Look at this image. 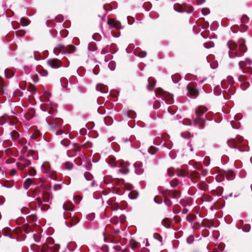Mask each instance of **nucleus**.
I'll list each match as a JSON object with an SVG mask.
<instances>
[{
  "label": "nucleus",
  "instance_id": "nucleus-61",
  "mask_svg": "<svg viewBox=\"0 0 252 252\" xmlns=\"http://www.w3.org/2000/svg\"><path fill=\"white\" fill-rule=\"evenodd\" d=\"M202 13L204 15H207L210 13V10L208 8H204L202 9Z\"/></svg>",
  "mask_w": 252,
  "mask_h": 252
},
{
  "label": "nucleus",
  "instance_id": "nucleus-27",
  "mask_svg": "<svg viewBox=\"0 0 252 252\" xmlns=\"http://www.w3.org/2000/svg\"><path fill=\"white\" fill-rule=\"evenodd\" d=\"M96 44L95 42H91L89 43L88 46L89 51L94 52L96 50Z\"/></svg>",
  "mask_w": 252,
  "mask_h": 252
},
{
  "label": "nucleus",
  "instance_id": "nucleus-12",
  "mask_svg": "<svg viewBox=\"0 0 252 252\" xmlns=\"http://www.w3.org/2000/svg\"><path fill=\"white\" fill-rule=\"evenodd\" d=\"M47 63L52 68H58L62 66L61 61L58 59H52L47 61Z\"/></svg>",
  "mask_w": 252,
  "mask_h": 252
},
{
  "label": "nucleus",
  "instance_id": "nucleus-57",
  "mask_svg": "<svg viewBox=\"0 0 252 252\" xmlns=\"http://www.w3.org/2000/svg\"><path fill=\"white\" fill-rule=\"evenodd\" d=\"M21 213L24 214H30L29 208L26 207H23L21 210Z\"/></svg>",
  "mask_w": 252,
  "mask_h": 252
},
{
  "label": "nucleus",
  "instance_id": "nucleus-41",
  "mask_svg": "<svg viewBox=\"0 0 252 252\" xmlns=\"http://www.w3.org/2000/svg\"><path fill=\"white\" fill-rule=\"evenodd\" d=\"M104 121L106 125L110 126L112 124L113 120L111 117H107L104 118Z\"/></svg>",
  "mask_w": 252,
  "mask_h": 252
},
{
  "label": "nucleus",
  "instance_id": "nucleus-10",
  "mask_svg": "<svg viewBox=\"0 0 252 252\" xmlns=\"http://www.w3.org/2000/svg\"><path fill=\"white\" fill-rule=\"evenodd\" d=\"M164 198L170 197L173 199H178L181 196V193L176 190H166L163 193Z\"/></svg>",
  "mask_w": 252,
  "mask_h": 252
},
{
  "label": "nucleus",
  "instance_id": "nucleus-59",
  "mask_svg": "<svg viewBox=\"0 0 252 252\" xmlns=\"http://www.w3.org/2000/svg\"><path fill=\"white\" fill-rule=\"evenodd\" d=\"M92 37L94 40L97 41H99L101 38L100 35L97 33L94 34Z\"/></svg>",
  "mask_w": 252,
  "mask_h": 252
},
{
  "label": "nucleus",
  "instance_id": "nucleus-11",
  "mask_svg": "<svg viewBox=\"0 0 252 252\" xmlns=\"http://www.w3.org/2000/svg\"><path fill=\"white\" fill-rule=\"evenodd\" d=\"M7 119L11 120V125L14 126L16 125V123L15 122V120L16 121L17 120V118L16 117H10L9 116L5 114L0 117V126L3 125L6 122Z\"/></svg>",
  "mask_w": 252,
  "mask_h": 252
},
{
  "label": "nucleus",
  "instance_id": "nucleus-42",
  "mask_svg": "<svg viewBox=\"0 0 252 252\" xmlns=\"http://www.w3.org/2000/svg\"><path fill=\"white\" fill-rule=\"evenodd\" d=\"M158 150V148H157L156 147L153 146H152L150 147L149 149L148 150V152L151 154V155H154L156 152Z\"/></svg>",
  "mask_w": 252,
  "mask_h": 252
},
{
  "label": "nucleus",
  "instance_id": "nucleus-38",
  "mask_svg": "<svg viewBox=\"0 0 252 252\" xmlns=\"http://www.w3.org/2000/svg\"><path fill=\"white\" fill-rule=\"evenodd\" d=\"M52 119L53 121L56 122L57 126H60L63 124V121L61 119L58 118H52Z\"/></svg>",
  "mask_w": 252,
  "mask_h": 252
},
{
  "label": "nucleus",
  "instance_id": "nucleus-18",
  "mask_svg": "<svg viewBox=\"0 0 252 252\" xmlns=\"http://www.w3.org/2000/svg\"><path fill=\"white\" fill-rule=\"evenodd\" d=\"M96 90L102 93H107L108 91V87L102 84H98L96 86Z\"/></svg>",
  "mask_w": 252,
  "mask_h": 252
},
{
  "label": "nucleus",
  "instance_id": "nucleus-54",
  "mask_svg": "<svg viewBox=\"0 0 252 252\" xmlns=\"http://www.w3.org/2000/svg\"><path fill=\"white\" fill-rule=\"evenodd\" d=\"M134 48L133 44H129L126 49V51L127 53H131Z\"/></svg>",
  "mask_w": 252,
  "mask_h": 252
},
{
  "label": "nucleus",
  "instance_id": "nucleus-37",
  "mask_svg": "<svg viewBox=\"0 0 252 252\" xmlns=\"http://www.w3.org/2000/svg\"><path fill=\"white\" fill-rule=\"evenodd\" d=\"M176 169H175L173 168H170L167 170V173L169 176H173L174 175H176Z\"/></svg>",
  "mask_w": 252,
  "mask_h": 252
},
{
  "label": "nucleus",
  "instance_id": "nucleus-30",
  "mask_svg": "<svg viewBox=\"0 0 252 252\" xmlns=\"http://www.w3.org/2000/svg\"><path fill=\"white\" fill-rule=\"evenodd\" d=\"M79 222V220L77 218L75 217L74 216L68 222L71 226L76 225Z\"/></svg>",
  "mask_w": 252,
  "mask_h": 252
},
{
  "label": "nucleus",
  "instance_id": "nucleus-9",
  "mask_svg": "<svg viewBox=\"0 0 252 252\" xmlns=\"http://www.w3.org/2000/svg\"><path fill=\"white\" fill-rule=\"evenodd\" d=\"M104 182L106 184L109 185V188H114L119 185L120 182L122 183L123 180L113 179L110 176H105L103 178Z\"/></svg>",
  "mask_w": 252,
  "mask_h": 252
},
{
  "label": "nucleus",
  "instance_id": "nucleus-50",
  "mask_svg": "<svg viewBox=\"0 0 252 252\" xmlns=\"http://www.w3.org/2000/svg\"><path fill=\"white\" fill-rule=\"evenodd\" d=\"M73 166V164L69 162H66L65 163V167L67 170H71Z\"/></svg>",
  "mask_w": 252,
  "mask_h": 252
},
{
  "label": "nucleus",
  "instance_id": "nucleus-2",
  "mask_svg": "<svg viewBox=\"0 0 252 252\" xmlns=\"http://www.w3.org/2000/svg\"><path fill=\"white\" fill-rule=\"evenodd\" d=\"M208 109L204 106L200 105L195 110L197 118L193 119V125L200 128H204L206 120L211 121L212 119L202 118L201 117L207 111Z\"/></svg>",
  "mask_w": 252,
  "mask_h": 252
},
{
  "label": "nucleus",
  "instance_id": "nucleus-15",
  "mask_svg": "<svg viewBox=\"0 0 252 252\" xmlns=\"http://www.w3.org/2000/svg\"><path fill=\"white\" fill-rule=\"evenodd\" d=\"M168 138V135H163L160 134H158V136L155 138L154 143L157 145H159L162 143L163 140L166 141Z\"/></svg>",
  "mask_w": 252,
  "mask_h": 252
},
{
  "label": "nucleus",
  "instance_id": "nucleus-34",
  "mask_svg": "<svg viewBox=\"0 0 252 252\" xmlns=\"http://www.w3.org/2000/svg\"><path fill=\"white\" fill-rule=\"evenodd\" d=\"M34 111L33 110H31L30 112L27 114L24 115L25 118L27 120H31L33 117Z\"/></svg>",
  "mask_w": 252,
  "mask_h": 252
},
{
  "label": "nucleus",
  "instance_id": "nucleus-19",
  "mask_svg": "<svg viewBox=\"0 0 252 252\" xmlns=\"http://www.w3.org/2000/svg\"><path fill=\"white\" fill-rule=\"evenodd\" d=\"M148 82L147 88L149 90L151 91L154 88L156 85V80L153 77H150L148 79Z\"/></svg>",
  "mask_w": 252,
  "mask_h": 252
},
{
  "label": "nucleus",
  "instance_id": "nucleus-31",
  "mask_svg": "<svg viewBox=\"0 0 252 252\" xmlns=\"http://www.w3.org/2000/svg\"><path fill=\"white\" fill-rule=\"evenodd\" d=\"M129 244L131 248L133 250L136 249L139 246L138 243L133 239H131L130 240Z\"/></svg>",
  "mask_w": 252,
  "mask_h": 252
},
{
  "label": "nucleus",
  "instance_id": "nucleus-45",
  "mask_svg": "<svg viewBox=\"0 0 252 252\" xmlns=\"http://www.w3.org/2000/svg\"><path fill=\"white\" fill-rule=\"evenodd\" d=\"M138 193L137 192H136V191H135V192H131L129 194V197L130 199H136L138 197Z\"/></svg>",
  "mask_w": 252,
  "mask_h": 252
},
{
  "label": "nucleus",
  "instance_id": "nucleus-56",
  "mask_svg": "<svg viewBox=\"0 0 252 252\" xmlns=\"http://www.w3.org/2000/svg\"><path fill=\"white\" fill-rule=\"evenodd\" d=\"M127 23L129 25H132L134 22V18L131 16L127 17Z\"/></svg>",
  "mask_w": 252,
  "mask_h": 252
},
{
  "label": "nucleus",
  "instance_id": "nucleus-17",
  "mask_svg": "<svg viewBox=\"0 0 252 252\" xmlns=\"http://www.w3.org/2000/svg\"><path fill=\"white\" fill-rule=\"evenodd\" d=\"M133 166L135 167V172L136 174L141 175L143 173L144 169L142 168V163L141 162H136Z\"/></svg>",
  "mask_w": 252,
  "mask_h": 252
},
{
  "label": "nucleus",
  "instance_id": "nucleus-49",
  "mask_svg": "<svg viewBox=\"0 0 252 252\" xmlns=\"http://www.w3.org/2000/svg\"><path fill=\"white\" fill-rule=\"evenodd\" d=\"M61 143L62 145L66 147L70 144V141L66 138H64L63 140L61 141Z\"/></svg>",
  "mask_w": 252,
  "mask_h": 252
},
{
  "label": "nucleus",
  "instance_id": "nucleus-35",
  "mask_svg": "<svg viewBox=\"0 0 252 252\" xmlns=\"http://www.w3.org/2000/svg\"><path fill=\"white\" fill-rule=\"evenodd\" d=\"M32 184V181L31 179H27L24 183V187L26 189H28L30 185Z\"/></svg>",
  "mask_w": 252,
  "mask_h": 252
},
{
  "label": "nucleus",
  "instance_id": "nucleus-23",
  "mask_svg": "<svg viewBox=\"0 0 252 252\" xmlns=\"http://www.w3.org/2000/svg\"><path fill=\"white\" fill-rule=\"evenodd\" d=\"M10 134L11 139L14 141H16L18 140L20 137V134L18 130L16 129L12 130L10 133Z\"/></svg>",
  "mask_w": 252,
  "mask_h": 252
},
{
  "label": "nucleus",
  "instance_id": "nucleus-6",
  "mask_svg": "<svg viewBox=\"0 0 252 252\" xmlns=\"http://www.w3.org/2000/svg\"><path fill=\"white\" fill-rule=\"evenodd\" d=\"M75 49V47L72 45H68L65 46L63 45L59 44L54 49L53 52L56 55H58L60 53L62 54H70L73 53Z\"/></svg>",
  "mask_w": 252,
  "mask_h": 252
},
{
  "label": "nucleus",
  "instance_id": "nucleus-20",
  "mask_svg": "<svg viewBox=\"0 0 252 252\" xmlns=\"http://www.w3.org/2000/svg\"><path fill=\"white\" fill-rule=\"evenodd\" d=\"M176 175L180 177H188L189 175V173L187 172L185 169H180L179 168L177 169L176 170Z\"/></svg>",
  "mask_w": 252,
  "mask_h": 252
},
{
  "label": "nucleus",
  "instance_id": "nucleus-5",
  "mask_svg": "<svg viewBox=\"0 0 252 252\" xmlns=\"http://www.w3.org/2000/svg\"><path fill=\"white\" fill-rule=\"evenodd\" d=\"M41 171L42 173L45 174L51 179L56 181L57 178L56 176V172L51 169V165L48 161H44L43 162L41 166Z\"/></svg>",
  "mask_w": 252,
  "mask_h": 252
},
{
  "label": "nucleus",
  "instance_id": "nucleus-58",
  "mask_svg": "<svg viewBox=\"0 0 252 252\" xmlns=\"http://www.w3.org/2000/svg\"><path fill=\"white\" fill-rule=\"evenodd\" d=\"M214 46V44L212 42L209 43H205L204 44V46L205 48H210Z\"/></svg>",
  "mask_w": 252,
  "mask_h": 252
},
{
  "label": "nucleus",
  "instance_id": "nucleus-28",
  "mask_svg": "<svg viewBox=\"0 0 252 252\" xmlns=\"http://www.w3.org/2000/svg\"><path fill=\"white\" fill-rule=\"evenodd\" d=\"M133 54L137 56H138L140 58H144L146 57L147 54L145 51H139L137 50H134L133 51Z\"/></svg>",
  "mask_w": 252,
  "mask_h": 252
},
{
  "label": "nucleus",
  "instance_id": "nucleus-60",
  "mask_svg": "<svg viewBox=\"0 0 252 252\" xmlns=\"http://www.w3.org/2000/svg\"><path fill=\"white\" fill-rule=\"evenodd\" d=\"M193 241H194V237L192 235L188 237L187 239V242L189 244H192L193 242Z\"/></svg>",
  "mask_w": 252,
  "mask_h": 252
},
{
  "label": "nucleus",
  "instance_id": "nucleus-22",
  "mask_svg": "<svg viewBox=\"0 0 252 252\" xmlns=\"http://www.w3.org/2000/svg\"><path fill=\"white\" fill-rule=\"evenodd\" d=\"M43 200L45 202H49L51 197L50 194L48 191H44L41 193Z\"/></svg>",
  "mask_w": 252,
  "mask_h": 252
},
{
  "label": "nucleus",
  "instance_id": "nucleus-13",
  "mask_svg": "<svg viewBox=\"0 0 252 252\" xmlns=\"http://www.w3.org/2000/svg\"><path fill=\"white\" fill-rule=\"evenodd\" d=\"M107 202L113 211H116L120 208L119 204L118 202L116 201L115 198L111 197L109 198Z\"/></svg>",
  "mask_w": 252,
  "mask_h": 252
},
{
  "label": "nucleus",
  "instance_id": "nucleus-14",
  "mask_svg": "<svg viewBox=\"0 0 252 252\" xmlns=\"http://www.w3.org/2000/svg\"><path fill=\"white\" fill-rule=\"evenodd\" d=\"M31 163V162L28 159L25 158H22L20 162L17 163V165L19 169L23 170L25 168L29 166Z\"/></svg>",
  "mask_w": 252,
  "mask_h": 252
},
{
  "label": "nucleus",
  "instance_id": "nucleus-29",
  "mask_svg": "<svg viewBox=\"0 0 252 252\" xmlns=\"http://www.w3.org/2000/svg\"><path fill=\"white\" fill-rule=\"evenodd\" d=\"M125 116L130 119H135L136 113L133 111H126L125 112Z\"/></svg>",
  "mask_w": 252,
  "mask_h": 252
},
{
  "label": "nucleus",
  "instance_id": "nucleus-51",
  "mask_svg": "<svg viewBox=\"0 0 252 252\" xmlns=\"http://www.w3.org/2000/svg\"><path fill=\"white\" fill-rule=\"evenodd\" d=\"M110 221L114 224H117L119 222V219L118 217L114 216L110 220Z\"/></svg>",
  "mask_w": 252,
  "mask_h": 252
},
{
  "label": "nucleus",
  "instance_id": "nucleus-39",
  "mask_svg": "<svg viewBox=\"0 0 252 252\" xmlns=\"http://www.w3.org/2000/svg\"><path fill=\"white\" fill-rule=\"evenodd\" d=\"M174 9L178 12H184V9H182L180 4H175L174 6Z\"/></svg>",
  "mask_w": 252,
  "mask_h": 252
},
{
  "label": "nucleus",
  "instance_id": "nucleus-33",
  "mask_svg": "<svg viewBox=\"0 0 252 252\" xmlns=\"http://www.w3.org/2000/svg\"><path fill=\"white\" fill-rule=\"evenodd\" d=\"M171 78L174 83H177L181 80V77L179 74H175L172 75Z\"/></svg>",
  "mask_w": 252,
  "mask_h": 252
},
{
  "label": "nucleus",
  "instance_id": "nucleus-52",
  "mask_svg": "<svg viewBox=\"0 0 252 252\" xmlns=\"http://www.w3.org/2000/svg\"><path fill=\"white\" fill-rule=\"evenodd\" d=\"M20 22L22 26L23 27L27 26L29 24V21L24 18H22L20 20Z\"/></svg>",
  "mask_w": 252,
  "mask_h": 252
},
{
  "label": "nucleus",
  "instance_id": "nucleus-26",
  "mask_svg": "<svg viewBox=\"0 0 252 252\" xmlns=\"http://www.w3.org/2000/svg\"><path fill=\"white\" fill-rule=\"evenodd\" d=\"M4 75L7 79H10L14 75V72L10 69L6 68L4 70Z\"/></svg>",
  "mask_w": 252,
  "mask_h": 252
},
{
  "label": "nucleus",
  "instance_id": "nucleus-40",
  "mask_svg": "<svg viewBox=\"0 0 252 252\" xmlns=\"http://www.w3.org/2000/svg\"><path fill=\"white\" fill-rule=\"evenodd\" d=\"M214 94L216 95H219L221 94V91L219 85L216 86L214 89Z\"/></svg>",
  "mask_w": 252,
  "mask_h": 252
},
{
  "label": "nucleus",
  "instance_id": "nucleus-48",
  "mask_svg": "<svg viewBox=\"0 0 252 252\" xmlns=\"http://www.w3.org/2000/svg\"><path fill=\"white\" fill-rule=\"evenodd\" d=\"M40 135V132L39 131H35L31 136V138L33 139H35Z\"/></svg>",
  "mask_w": 252,
  "mask_h": 252
},
{
  "label": "nucleus",
  "instance_id": "nucleus-62",
  "mask_svg": "<svg viewBox=\"0 0 252 252\" xmlns=\"http://www.w3.org/2000/svg\"><path fill=\"white\" fill-rule=\"evenodd\" d=\"M108 66L111 70L115 69V63L114 62H111L108 64Z\"/></svg>",
  "mask_w": 252,
  "mask_h": 252
},
{
  "label": "nucleus",
  "instance_id": "nucleus-55",
  "mask_svg": "<svg viewBox=\"0 0 252 252\" xmlns=\"http://www.w3.org/2000/svg\"><path fill=\"white\" fill-rule=\"evenodd\" d=\"M204 164L205 166H208L210 163V159L208 157H206L203 161Z\"/></svg>",
  "mask_w": 252,
  "mask_h": 252
},
{
  "label": "nucleus",
  "instance_id": "nucleus-63",
  "mask_svg": "<svg viewBox=\"0 0 252 252\" xmlns=\"http://www.w3.org/2000/svg\"><path fill=\"white\" fill-rule=\"evenodd\" d=\"M36 171L34 168H32L30 169V170H29V175L30 176H34L36 175Z\"/></svg>",
  "mask_w": 252,
  "mask_h": 252
},
{
  "label": "nucleus",
  "instance_id": "nucleus-25",
  "mask_svg": "<svg viewBox=\"0 0 252 252\" xmlns=\"http://www.w3.org/2000/svg\"><path fill=\"white\" fill-rule=\"evenodd\" d=\"M252 63V61L249 58H246L245 61H240L239 63V65L241 69H243L244 66L251 65Z\"/></svg>",
  "mask_w": 252,
  "mask_h": 252
},
{
  "label": "nucleus",
  "instance_id": "nucleus-16",
  "mask_svg": "<svg viewBox=\"0 0 252 252\" xmlns=\"http://www.w3.org/2000/svg\"><path fill=\"white\" fill-rule=\"evenodd\" d=\"M199 175L196 171H190L189 173L188 178L190 179L191 181L195 183L199 179Z\"/></svg>",
  "mask_w": 252,
  "mask_h": 252
},
{
  "label": "nucleus",
  "instance_id": "nucleus-4",
  "mask_svg": "<svg viewBox=\"0 0 252 252\" xmlns=\"http://www.w3.org/2000/svg\"><path fill=\"white\" fill-rule=\"evenodd\" d=\"M243 137L241 136H237L235 139H230L227 140L228 146L233 149H237L240 152H246L249 150V148L246 146L243 149L239 145L243 141Z\"/></svg>",
  "mask_w": 252,
  "mask_h": 252
},
{
  "label": "nucleus",
  "instance_id": "nucleus-1",
  "mask_svg": "<svg viewBox=\"0 0 252 252\" xmlns=\"http://www.w3.org/2000/svg\"><path fill=\"white\" fill-rule=\"evenodd\" d=\"M227 45L229 49V56L230 58L241 57L247 51L245 40L243 38L239 39L238 43L230 40L228 42Z\"/></svg>",
  "mask_w": 252,
  "mask_h": 252
},
{
  "label": "nucleus",
  "instance_id": "nucleus-3",
  "mask_svg": "<svg viewBox=\"0 0 252 252\" xmlns=\"http://www.w3.org/2000/svg\"><path fill=\"white\" fill-rule=\"evenodd\" d=\"M106 161L108 164L112 167H116L119 165L121 167V168L119 170L120 172L124 174H126L129 172V169L127 168V166L129 165V162L127 161L125 162L122 160L116 161V158L113 156L109 157L106 159Z\"/></svg>",
  "mask_w": 252,
  "mask_h": 252
},
{
  "label": "nucleus",
  "instance_id": "nucleus-32",
  "mask_svg": "<svg viewBox=\"0 0 252 252\" xmlns=\"http://www.w3.org/2000/svg\"><path fill=\"white\" fill-rule=\"evenodd\" d=\"M63 207L64 211H72L73 209V206L71 203L64 204Z\"/></svg>",
  "mask_w": 252,
  "mask_h": 252
},
{
  "label": "nucleus",
  "instance_id": "nucleus-36",
  "mask_svg": "<svg viewBox=\"0 0 252 252\" xmlns=\"http://www.w3.org/2000/svg\"><path fill=\"white\" fill-rule=\"evenodd\" d=\"M107 23H108V24L110 26L111 28L119 29V26L121 25L120 22L112 23L109 20L108 21Z\"/></svg>",
  "mask_w": 252,
  "mask_h": 252
},
{
  "label": "nucleus",
  "instance_id": "nucleus-7",
  "mask_svg": "<svg viewBox=\"0 0 252 252\" xmlns=\"http://www.w3.org/2000/svg\"><path fill=\"white\" fill-rule=\"evenodd\" d=\"M155 94L157 96H161L162 99L167 104L173 103V95L163 90L161 88H158L155 91Z\"/></svg>",
  "mask_w": 252,
  "mask_h": 252
},
{
  "label": "nucleus",
  "instance_id": "nucleus-24",
  "mask_svg": "<svg viewBox=\"0 0 252 252\" xmlns=\"http://www.w3.org/2000/svg\"><path fill=\"white\" fill-rule=\"evenodd\" d=\"M172 220L168 218H164L161 221L162 225L167 229L171 228V223Z\"/></svg>",
  "mask_w": 252,
  "mask_h": 252
},
{
  "label": "nucleus",
  "instance_id": "nucleus-64",
  "mask_svg": "<svg viewBox=\"0 0 252 252\" xmlns=\"http://www.w3.org/2000/svg\"><path fill=\"white\" fill-rule=\"evenodd\" d=\"M194 218V216L188 215L186 217V220L189 222H191L193 221Z\"/></svg>",
  "mask_w": 252,
  "mask_h": 252
},
{
  "label": "nucleus",
  "instance_id": "nucleus-53",
  "mask_svg": "<svg viewBox=\"0 0 252 252\" xmlns=\"http://www.w3.org/2000/svg\"><path fill=\"white\" fill-rule=\"evenodd\" d=\"M13 14V12L10 10H7L5 12V15L7 18L12 17Z\"/></svg>",
  "mask_w": 252,
  "mask_h": 252
},
{
  "label": "nucleus",
  "instance_id": "nucleus-44",
  "mask_svg": "<svg viewBox=\"0 0 252 252\" xmlns=\"http://www.w3.org/2000/svg\"><path fill=\"white\" fill-rule=\"evenodd\" d=\"M84 177L87 181H91L93 179V175L89 172H85L84 174Z\"/></svg>",
  "mask_w": 252,
  "mask_h": 252
},
{
  "label": "nucleus",
  "instance_id": "nucleus-47",
  "mask_svg": "<svg viewBox=\"0 0 252 252\" xmlns=\"http://www.w3.org/2000/svg\"><path fill=\"white\" fill-rule=\"evenodd\" d=\"M162 147H166L167 149L170 150L172 148V144L171 142L168 143L164 142L162 145Z\"/></svg>",
  "mask_w": 252,
  "mask_h": 252
},
{
  "label": "nucleus",
  "instance_id": "nucleus-43",
  "mask_svg": "<svg viewBox=\"0 0 252 252\" xmlns=\"http://www.w3.org/2000/svg\"><path fill=\"white\" fill-rule=\"evenodd\" d=\"M41 108L43 111H48V113L50 115H54V113H56V112L54 110H52L50 108L49 109L47 107L44 108V106H41Z\"/></svg>",
  "mask_w": 252,
  "mask_h": 252
},
{
  "label": "nucleus",
  "instance_id": "nucleus-21",
  "mask_svg": "<svg viewBox=\"0 0 252 252\" xmlns=\"http://www.w3.org/2000/svg\"><path fill=\"white\" fill-rule=\"evenodd\" d=\"M46 121L48 125L50 126L51 128L53 130H55L58 127L56 122L52 120V118H48L46 119Z\"/></svg>",
  "mask_w": 252,
  "mask_h": 252
},
{
  "label": "nucleus",
  "instance_id": "nucleus-8",
  "mask_svg": "<svg viewBox=\"0 0 252 252\" xmlns=\"http://www.w3.org/2000/svg\"><path fill=\"white\" fill-rule=\"evenodd\" d=\"M197 85L195 83L190 82L187 86L188 96L195 98L199 94V91L197 89Z\"/></svg>",
  "mask_w": 252,
  "mask_h": 252
},
{
  "label": "nucleus",
  "instance_id": "nucleus-46",
  "mask_svg": "<svg viewBox=\"0 0 252 252\" xmlns=\"http://www.w3.org/2000/svg\"><path fill=\"white\" fill-rule=\"evenodd\" d=\"M61 83L63 87L66 88L67 86V80L65 78L61 79Z\"/></svg>",
  "mask_w": 252,
  "mask_h": 252
}]
</instances>
